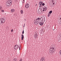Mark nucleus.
I'll list each match as a JSON object with an SVG mask.
<instances>
[{"mask_svg": "<svg viewBox=\"0 0 61 61\" xmlns=\"http://www.w3.org/2000/svg\"><path fill=\"white\" fill-rule=\"evenodd\" d=\"M22 34H24V30H23L22 31Z\"/></svg>", "mask_w": 61, "mask_h": 61, "instance_id": "obj_26", "label": "nucleus"}, {"mask_svg": "<svg viewBox=\"0 0 61 61\" xmlns=\"http://www.w3.org/2000/svg\"><path fill=\"white\" fill-rule=\"evenodd\" d=\"M36 23H37V24H38L39 23V22L37 20H36Z\"/></svg>", "mask_w": 61, "mask_h": 61, "instance_id": "obj_18", "label": "nucleus"}, {"mask_svg": "<svg viewBox=\"0 0 61 61\" xmlns=\"http://www.w3.org/2000/svg\"><path fill=\"white\" fill-rule=\"evenodd\" d=\"M42 5L43 6H44V5H45V3H42Z\"/></svg>", "mask_w": 61, "mask_h": 61, "instance_id": "obj_25", "label": "nucleus"}, {"mask_svg": "<svg viewBox=\"0 0 61 61\" xmlns=\"http://www.w3.org/2000/svg\"><path fill=\"white\" fill-rule=\"evenodd\" d=\"M43 11H46L47 10V7L46 6H44L43 7Z\"/></svg>", "mask_w": 61, "mask_h": 61, "instance_id": "obj_6", "label": "nucleus"}, {"mask_svg": "<svg viewBox=\"0 0 61 61\" xmlns=\"http://www.w3.org/2000/svg\"><path fill=\"white\" fill-rule=\"evenodd\" d=\"M52 2H54V0H52Z\"/></svg>", "mask_w": 61, "mask_h": 61, "instance_id": "obj_33", "label": "nucleus"}, {"mask_svg": "<svg viewBox=\"0 0 61 61\" xmlns=\"http://www.w3.org/2000/svg\"><path fill=\"white\" fill-rule=\"evenodd\" d=\"M39 7H41L40 5V6H39Z\"/></svg>", "mask_w": 61, "mask_h": 61, "instance_id": "obj_35", "label": "nucleus"}, {"mask_svg": "<svg viewBox=\"0 0 61 61\" xmlns=\"http://www.w3.org/2000/svg\"><path fill=\"white\" fill-rule=\"evenodd\" d=\"M17 60L16 58H15L13 59V61H17Z\"/></svg>", "mask_w": 61, "mask_h": 61, "instance_id": "obj_14", "label": "nucleus"}, {"mask_svg": "<svg viewBox=\"0 0 61 61\" xmlns=\"http://www.w3.org/2000/svg\"><path fill=\"white\" fill-rule=\"evenodd\" d=\"M5 15H6V14L5 13Z\"/></svg>", "mask_w": 61, "mask_h": 61, "instance_id": "obj_36", "label": "nucleus"}, {"mask_svg": "<svg viewBox=\"0 0 61 61\" xmlns=\"http://www.w3.org/2000/svg\"><path fill=\"white\" fill-rule=\"evenodd\" d=\"M61 36V34H60L59 35V36Z\"/></svg>", "mask_w": 61, "mask_h": 61, "instance_id": "obj_30", "label": "nucleus"}, {"mask_svg": "<svg viewBox=\"0 0 61 61\" xmlns=\"http://www.w3.org/2000/svg\"><path fill=\"white\" fill-rule=\"evenodd\" d=\"M13 31H14V30H13V29H12L11 30V32H13Z\"/></svg>", "mask_w": 61, "mask_h": 61, "instance_id": "obj_28", "label": "nucleus"}, {"mask_svg": "<svg viewBox=\"0 0 61 61\" xmlns=\"http://www.w3.org/2000/svg\"><path fill=\"white\" fill-rule=\"evenodd\" d=\"M2 7L1 6H0V10L2 9Z\"/></svg>", "mask_w": 61, "mask_h": 61, "instance_id": "obj_21", "label": "nucleus"}, {"mask_svg": "<svg viewBox=\"0 0 61 61\" xmlns=\"http://www.w3.org/2000/svg\"><path fill=\"white\" fill-rule=\"evenodd\" d=\"M52 4H53V5H54L55 4V3H52Z\"/></svg>", "mask_w": 61, "mask_h": 61, "instance_id": "obj_34", "label": "nucleus"}, {"mask_svg": "<svg viewBox=\"0 0 61 61\" xmlns=\"http://www.w3.org/2000/svg\"><path fill=\"white\" fill-rule=\"evenodd\" d=\"M25 7L26 8H28L29 7V5L28 3H26L25 5Z\"/></svg>", "mask_w": 61, "mask_h": 61, "instance_id": "obj_7", "label": "nucleus"}, {"mask_svg": "<svg viewBox=\"0 0 61 61\" xmlns=\"http://www.w3.org/2000/svg\"><path fill=\"white\" fill-rule=\"evenodd\" d=\"M20 12L21 14H23V10H21Z\"/></svg>", "mask_w": 61, "mask_h": 61, "instance_id": "obj_17", "label": "nucleus"}, {"mask_svg": "<svg viewBox=\"0 0 61 61\" xmlns=\"http://www.w3.org/2000/svg\"><path fill=\"white\" fill-rule=\"evenodd\" d=\"M59 38L60 39H61V36H59Z\"/></svg>", "mask_w": 61, "mask_h": 61, "instance_id": "obj_22", "label": "nucleus"}, {"mask_svg": "<svg viewBox=\"0 0 61 61\" xmlns=\"http://www.w3.org/2000/svg\"><path fill=\"white\" fill-rule=\"evenodd\" d=\"M60 25H61V18L58 21Z\"/></svg>", "mask_w": 61, "mask_h": 61, "instance_id": "obj_10", "label": "nucleus"}, {"mask_svg": "<svg viewBox=\"0 0 61 61\" xmlns=\"http://www.w3.org/2000/svg\"><path fill=\"white\" fill-rule=\"evenodd\" d=\"M21 47L20 46L19 48L20 50V49H21Z\"/></svg>", "mask_w": 61, "mask_h": 61, "instance_id": "obj_29", "label": "nucleus"}, {"mask_svg": "<svg viewBox=\"0 0 61 61\" xmlns=\"http://www.w3.org/2000/svg\"><path fill=\"white\" fill-rule=\"evenodd\" d=\"M24 36H23V35L22 34L21 35V40H23Z\"/></svg>", "mask_w": 61, "mask_h": 61, "instance_id": "obj_12", "label": "nucleus"}, {"mask_svg": "<svg viewBox=\"0 0 61 61\" xmlns=\"http://www.w3.org/2000/svg\"><path fill=\"white\" fill-rule=\"evenodd\" d=\"M19 61H22V59H20V60Z\"/></svg>", "mask_w": 61, "mask_h": 61, "instance_id": "obj_27", "label": "nucleus"}, {"mask_svg": "<svg viewBox=\"0 0 61 61\" xmlns=\"http://www.w3.org/2000/svg\"><path fill=\"white\" fill-rule=\"evenodd\" d=\"M18 48H19V46L17 45H15L14 47V49H15V50L17 49Z\"/></svg>", "mask_w": 61, "mask_h": 61, "instance_id": "obj_5", "label": "nucleus"}, {"mask_svg": "<svg viewBox=\"0 0 61 61\" xmlns=\"http://www.w3.org/2000/svg\"><path fill=\"white\" fill-rule=\"evenodd\" d=\"M52 13V10H51L49 12V13L50 14H51Z\"/></svg>", "mask_w": 61, "mask_h": 61, "instance_id": "obj_19", "label": "nucleus"}, {"mask_svg": "<svg viewBox=\"0 0 61 61\" xmlns=\"http://www.w3.org/2000/svg\"><path fill=\"white\" fill-rule=\"evenodd\" d=\"M14 11H15V9H11L10 12H11V13H13V12H14Z\"/></svg>", "mask_w": 61, "mask_h": 61, "instance_id": "obj_11", "label": "nucleus"}, {"mask_svg": "<svg viewBox=\"0 0 61 61\" xmlns=\"http://www.w3.org/2000/svg\"><path fill=\"white\" fill-rule=\"evenodd\" d=\"M59 53L61 55V50L60 51H59Z\"/></svg>", "mask_w": 61, "mask_h": 61, "instance_id": "obj_24", "label": "nucleus"}, {"mask_svg": "<svg viewBox=\"0 0 61 61\" xmlns=\"http://www.w3.org/2000/svg\"><path fill=\"white\" fill-rule=\"evenodd\" d=\"M25 23L24 24V26H23V27H25Z\"/></svg>", "mask_w": 61, "mask_h": 61, "instance_id": "obj_31", "label": "nucleus"}, {"mask_svg": "<svg viewBox=\"0 0 61 61\" xmlns=\"http://www.w3.org/2000/svg\"><path fill=\"white\" fill-rule=\"evenodd\" d=\"M34 24L36 25H37V23H36V20H34Z\"/></svg>", "mask_w": 61, "mask_h": 61, "instance_id": "obj_15", "label": "nucleus"}, {"mask_svg": "<svg viewBox=\"0 0 61 61\" xmlns=\"http://www.w3.org/2000/svg\"><path fill=\"white\" fill-rule=\"evenodd\" d=\"M19 46L21 47V45L20 44L19 45Z\"/></svg>", "mask_w": 61, "mask_h": 61, "instance_id": "obj_32", "label": "nucleus"}, {"mask_svg": "<svg viewBox=\"0 0 61 61\" xmlns=\"http://www.w3.org/2000/svg\"><path fill=\"white\" fill-rule=\"evenodd\" d=\"M36 20L38 21V22H39V24L41 26H42L44 25V23L45 22L46 19H45V17L44 16L41 17L40 18H38Z\"/></svg>", "mask_w": 61, "mask_h": 61, "instance_id": "obj_1", "label": "nucleus"}, {"mask_svg": "<svg viewBox=\"0 0 61 61\" xmlns=\"http://www.w3.org/2000/svg\"><path fill=\"white\" fill-rule=\"evenodd\" d=\"M1 12H3V13L4 12H5V11H4V10H2L1 11Z\"/></svg>", "mask_w": 61, "mask_h": 61, "instance_id": "obj_20", "label": "nucleus"}, {"mask_svg": "<svg viewBox=\"0 0 61 61\" xmlns=\"http://www.w3.org/2000/svg\"><path fill=\"white\" fill-rule=\"evenodd\" d=\"M34 38H35V39H36V38H38V35H37V34H35L34 35Z\"/></svg>", "mask_w": 61, "mask_h": 61, "instance_id": "obj_8", "label": "nucleus"}, {"mask_svg": "<svg viewBox=\"0 0 61 61\" xmlns=\"http://www.w3.org/2000/svg\"><path fill=\"white\" fill-rule=\"evenodd\" d=\"M5 22V20L3 18H2L0 19V23L3 24Z\"/></svg>", "mask_w": 61, "mask_h": 61, "instance_id": "obj_4", "label": "nucleus"}, {"mask_svg": "<svg viewBox=\"0 0 61 61\" xmlns=\"http://www.w3.org/2000/svg\"><path fill=\"white\" fill-rule=\"evenodd\" d=\"M50 15H51V14L49 13H48V17H49L50 16Z\"/></svg>", "mask_w": 61, "mask_h": 61, "instance_id": "obj_16", "label": "nucleus"}, {"mask_svg": "<svg viewBox=\"0 0 61 61\" xmlns=\"http://www.w3.org/2000/svg\"><path fill=\"white\" fill-rule=\"evenodd\" d=\"M42 3L43 2L41 1H40L39 3V5H41L42 4Z\"/></svg>", "mask_w": 61, "mask_h": 61, "instance_id": "obj_13", "label": "nucleus"}, {"mask_svg": "<svg viewBox=\"0 0 61 61\" xmlns=\"http://www.w3.org/2000/svg\"><path fill=\"white\" fill-rule=\"evenodd\" d=\"M56 50V49L53 47L51 48L49 50V52L51 54H54Z\"/></svg>", "mask_w": 61, "mask_h": 61, "instance_id": "obj_3", "label": "nucleus"}, {"mask_svg": "<svg viewBox=\"0 0 61 61\" xmlns=\"http://www.w3.org/2000/svg\"><path fill=\"white\" fill-rule=\"evenodd\" d=\"M23 1H22V3H24V2H25V0H23Z\"/></svg>", "mask_w": 61, "mask_h": 61, "instance_id": "obj_23", "label": "nucleus"}, {"mask_svg": "<svg viewBox=\"0 0 61 61\" xmlns=\"http://www.w3.org/2000/svg\"><path fill=\"white\" fill-rule=\"evenodd\" d=\"M45 59L44 57H42L41 59V61H45Z\"/></svg>", "mask_w": 61, "mask_h": 61, "instance_id": "obj_9", "label": "nucleus"}, {"mask_svg": "<svg viewBox=\"0 0 61 61\" xmlns=\"http://www.w3.org/2000/svg\"><path fill=\"white\" fill-rule=\"evenodd\" d=\"M12 4V1L11 0H8L6 2V5L7 6H10Z\"/></svg>", "mask_w": 61, "mask_h": 61, "instance_id": "obj_2", "label": "nucleus"}]
</instances>
